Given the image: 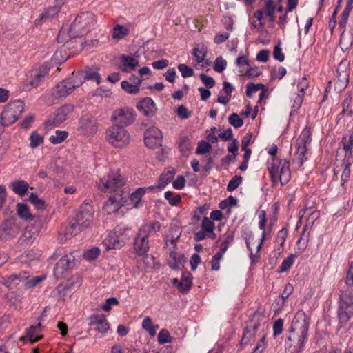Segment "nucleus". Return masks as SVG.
<instances>
[{"instance_id":"34","label":"nucleus","mask_w":353,"mask_h":353,"mask_svg":"<svg viewBox=\"0 0 353 353\" xmlns=\"http://www.w3.org/2000/svg\"><path fill=\"white\" fill-rule=\"evenodd\" d=\"M259 228L263 231L262 237L260 240L259 243L257 245V252H259L261 248V245L263 244V242L265 239V227L267 222L266 219V212L265 210H261L259 214Z\"/></svg>"},{"instance_id":"33","label":"nucleus","mask_w":353,"mask_h":353,"mask_svg":"<svg viewBox=\"0 0 353 353\" xmlns=\"http://www.w3.org/2000/svg\"><path fill=\"white\" fill-rule=\"evenodd\" d=\"M145 192V188H139L130 194V199L133 202L134 208H137L139 207L141 202V198Z\"/></svg>"},{"instance_id":"36","label":"nucleus","mask_w":353,"mask_h":353,"mask_svg":"<svg viewBox=\"0 0 353 353\" xmlns=\"http://www.w3.org/2000/svg\"><path fill=\"white\" fill-rule=\"evenodd\" d=\"M29 140L30 147L34 149L43 143L44 138L35 130L31 133Z\"/></svg>"},{"instance_id":"53","label":"nucleus","mask_w":353,"mask_h":353,"mask_svg":"<svg viewBox=\"0 0 353 353\" xmlns=\"http://www.w3.org/2000/svg\"><path fill=\"white\" fill-rule=\"evenodd\" d=\"M229 123L235 128H239L243 125V121L239 117L236 113H232L228 117Z\"/></svg>"},{"instance_id":"29","label":"nucleus","mask_w":353,"mask_h":353,"mask_svg":"<svg viewBox=\"0 0 353 353\" xmlns=\"http://www.w3.org/2000/svg\"><path fill=\"white\" fill-rule=\"evenodd\" d=\"M82 76L83 77V79L85 80H92L95 81L97 84H99L101 82V77L98 72V69L87 68L84 70L80 71Z\"/></svg>"},{"instance_id":"13","label":"nucleus","mask_w":353,"mask_h":353,"mask_svg":"<svg viewBox=\"0 0 353 353\" xmlns=\"http://www.w3.org/2000/svg\"><path fill=\"white\" fill-rule=\"evenodd\" d=\"M74 219L78 222L83 229L90 226L93 220V212L92 206L89 204H84L81 206L80 210L76 214Z\"/></svg>"},{"instance_id":"7","label":"nucleus","mask_w":353,"mask_h":353,"mask_svg":"<svg viewBox=\"0 0 353 353\" xmlns=\"http://www.w3.org/2000/svg\"><path fill=\"white\" fill-rule=\"evenodd\" d=\"M130 134L121 126L112 125L106 130V139L114 148H124L130 142Z\"/></svg>"},{"instance_id":"40","label":"nucleus","mask_w":353,"mask_h":353,"mask_svg":"<svg viewBox=\"0 0 353 353\" xmlns=\"http://www.w3.org/2000/svg\"><path fill=\"white\" fill-rule=\"evenodd\" d=\"M311 135L312 133L310 128L308 126H306L301 132L299 137L296 140V142L301 144H309L312 141Z\"/></svg>"},{"instance_id":"61","label":"nucleus","mask_w":353,"mask_h":353,"mask_svg":"<svg viewBox=\"0 0 353 353\" xmlns=\"http://www.w3.org/2000/svg\"><path fill=\"white\" fill-rule=\"evenodd\" d=\"M234 241V235L233 234H228L225 238L224 241L222 242L221 245V249L219 252L221 253V254H224V253L228 250L229 245H230Z\"/></svg>"},{"instance_id":"28","label":"nucleus","mask_w":353,"mask_h":353,"mask_svg":"<svg viewBox=\"0 0 353 353\" xmlns=\"http://www.w3.org/2000/svg\"><path fill=\"white\" fill-rule=\"evenodd\" d=\"M353 43V28H351L349 31H343L341 35L339 45L343 50L349 49Z\"/></svg>"},{"instance_id":"6","label":"nucleus","mask_w":353,"mask_h":353,"mask_svg":"<svg viewBox=\"0 0 353 353\" xmlns=\"http://www.w3.org/2000/svg\"><path fill=\"white\" fill-rule=\"evenodd\" d=\"M24 109V104L21 101H14L8 104L0 114L1 131L3 128L14 123L19 117Z\"/></svg>"},{"instance_id":"41","label":"nucleus","mask_w":353,"mask_h":353,"mask_svg":"<svg viewBox=\"0 0 353 353\" xmlns=\"http://www.w3.org/2000/svg\"><path fill=\"white\" fill-rule=\"evenodd\" d=\"M121 85V88L129 94H137L140 91L139 85L133 84L128 81H123Z\"/></svg>"},{"instance_id":"30","label":"nucleus","mask_w":353,"mask_h":353,"mask_svg":"<svg viewBox=\"0 0 353 353\" xmlns=\"http://www.w3.org/2000/svg\"><path fill=\"white\" fill-rule=\"evenodd\" d=\"M160 229L161 223L157 221H154L141 225L139 231L141 232V234H144L149 236L150 234L155 233L159 231Z\"/></svg>"},{"instance_id":"56","label":"nucleus","mask_w":353,"mask_h":353,"mask_svg":"<svg viewBox=\"0 0 353 353\" xmlns=\"http://www.w3.org/2000/svg\"><path fill=\"white\" fill-rule=\"evenodd\" d=\"M178 70L181 72V76L183 78L190 77L194 75L193 69L184 63L179 64Z\"/></svg>"},{"instance_id":"46","label":"nucleus","mask_w":353,"mask_h":353,"mask_svg":"<svg viewBox=\"0 0 353 353\" xmlns=\"http://www.w3.org/2000/svg\"><path fill=\"white\" fill-rule=\"evenodd\" d=\"M265 85L262 83L255 84L254 83H248L246 85V95L248 97L252 98L254 93L259 90H264Z\"/></svg>"},{"instance_id":"64","label":"nucleus","mask_w":353,"mask_h":353,"mask_svg":"<svg viewBox=\"0 0 353 353\" xmlns=\"http://www.w3.org/2000/svg\"><path fill=\"white\" fill-rule=\"evenodd\" d=\"M200 79L208 88H212L215 85L214 79L210 76H207L205 74H200Z\"/></svg>"},{"instance_id":"4","label":"nucleus","mask_w":353,"mask_h":353,"mask_svg":"<svg viewBox=\"0 0 353 353\" xmlns=\"http://www.w3.org/2000/svg\"><path fill=\"white\" fill-rule=\"evenodd\" d=\"M46 279V275H40L30 278V275L27 272H20L19 273L13 274L4 279L3 285L10 289H14L19 283H22L24 288L28 290L33 288L37 284L43 281Z\"/></svg>"},{"instance_id":"57","label":"nucleus","mask_w":353,"mask_h":353,"mask_svg":"<svg viewBox=\"0 0 353 353\" xmlns=\"http://www.w3.org/2000/svg\"><path fill=\"white\" fill-rule=\"evenodd\" d=\"M28 201L33 204L36 208L37 209H43L45 203L44 201L39 199L37 195L34 193H31Z\"/></svg>"},{"instance_id":"10","label":"nucleus","mask_w":353,"mask_h":353,"mask_svg":"<svg viewBox=\"0 0 353 353\" xmlns=\"http://www.w3.org/2000/svg\"><path fill=\"white\" fill-rule=\"evenodd\" d=\"M121 230L119 228H115L111 231L108 236L103 241V245L108 250L112 249H120L125 244L127 240L130 239V235L127 234L124 237L120 236Z\"/></svg>"},{"instance_id":"58","label":"nucleus","mask_w":353,"mask_h":353,"mask_svg":"<svg viewBox=\"0 0 353 353\" xmlns=\"http://www.w3.org/2000/svg\"><path fill=\"white\" fill-rule=\"evenodd\" d=\"M201 229L208 233H213L214 223L208 217H204L201 224Z\"/></svg>"},{"instance_id":"44","label":"nucleus","mask_w":353,"mask_h":353,"mask_svg":"<svg viewBox=\"0 0 353 353\" xmlns=\"http://www.w3.org/2000/svg\"><path fill=\"white\" fill-rule=\"evenodd\" d=\"M48 74V69L45 68L42 72L36 73L33 79L30 81L32 88L38 86L43 80L44 77Z\"/></svg>"},{"instance_id":"1","label":"nucleus","mask_w":353,"mask_h":353,"mask_svg":"<svg viewBox=\"0 0 353 353\" xmlns=\"http://www.w3.org/2000/svg\"><path fill=\"white\" fill-rule=\"evenodd\" d=\"M310 320L305 313L298 311L292 319L289 329V335L287 337V342L290 347H299V351H302L305 342L307 339Z\"/></svg>"},{"instance_id":"24","label":"nucleus","mask_w":353,"mask_h":353,"mask_svg":"<svg viewBox=\"0 0 353 353\" xmlns=\"http://www.w3.org/2000/svg\"><path fill=\"white\" fill-rule=\"evenodd\" d=\"M349 82V72L346 68L342 70L341 65L337 69L336 80L335 81V88L339 91H342L347 85Z\"/></svg>"},{"instance_id":"14","label":"nucleus","mask_w":353,"mask_h":353,"mask_svg":"<svg viewBox=\"0 0 353 353\" xmlns=\"http://www.w3.org/2000/svg\"><path fill=\"white\" fill-rule=\"evenodd\" d=\"M162 139V133L157 128H150L145 132L144 142L148 148H152L161 145Z\"/></svg>"},{"instance_id":"52","label":"nucleus","mask_w":353,"mask_h":353,"mask_svg":"<svg viewBox=\"0 0 353 353\" xmlns=\"http://www.w3.org/2000/svg\"><path fill=\"white\" fill-rule=\"evenodd\" d=\"M172 337L169 332L165 329H162L158 334V342L159 344L170 343Z\"/></svg>"},{"instance_id":"12","label":"nucleus","mask_w":353,"mask_h":353,"mask_svg":"<svg viewBox=\"0 0 353 353\" xmlns=\"http://www.w3.org/2000/svg\"><path fill=\"white\" fill-rule=\"evenodd\" d=\"M39 231V227L33 223L27 225L18 239V245L24 248H29L38 237Z\"/></svg>"},{"instance_id":"32","label":"nucleus","mask_w":353,"mask_h":353,"mask_svg":"<svg viewBox=\"0 0 353 353\" xmlns=\"http://www.w3.org/2000/svg\"><path fill=\"white\" fill-rule=\"evenodd\" d=\"M174 174V170L163 172L158 180V188L161 189L165 188L173 179Z\"/></svg>"},{"instance_id":"22","label":"nucleus","mask_w":353,"mask_h":353,"mask_svg":"<svg viewBox=\"0 0 353 353\" xmlns=\"http://www.w3.org/2000/svg\"><path fill=\"white\" fill-rule=\"evenodd\" d=\"M41 332V324L37 323V325H31L26 332V334L21 337V340L23 341H30L34 343L38 341L42 338L40 334Z\"/></svg>"},{"instance_id":"47","label":"nucleus","mask_w":353,"mask_h":353,"mask_svg":"<svg viewBox=\"0 0 353 353\" xmlns=\"http://www.w3.org/2000/svg\"><path fill=\"white\" fill-rule=\"evenodd\" d=\"M207 51L204 47L201 48H194L192 50V55L194 56L195 61L198 63H201L204 61V59L206 57Z\"/></svg>"},{"instance_id":"50","label":"nucleus","mask_w":353,"mask_h":353,"mask_svg":"<svg viewBox=\"0 0 353 353\" xmlns=\"http://www.w3.org/2000/svg\"><path fill=\"white\" fill-rule=\"evenodd\" d=\"M242 182V176L239 175H235L228 183L227 186V190L228 192H232L236 190Z\"/></svg>"},{"instance_id":"63","label":"nucleus","mask_w":353,"mask_h":353,"mask_svg":"<svg viewBox=\"0 0 353 353\" xmlns=\"http://www.w3.org/2000/svg\"><path fill=\"white\" fill-rule=\"evenodd\" d=\"M179 147L181 151L187 152L192 148V144L190 139L188 137H183L181 138Z\"/></svg>"},{"instance_id":"20","label":"nucleus","mask_w":353,"mask_h":353,"mask_svg":"<svg viewBox=\"0 0 353 353\" xmlns=\"http://www.w3.org/2000/svg\"><path fill=\"white\" fill-rule=\"evenodd\" d=\"M74 90V85L70 84L68 81L63 80L61 82L59 83L54 91L52 92V95L54 98H61L65 97L69 94H70Z\"/></svg>"},{"instance_id":"23","label":"nucleus","mask_w":353,"mask_h":353,"mask_svg":"<svg viewBox=\"0 0 353 353\" xmlns=\"http://www.w3.org/2000/svg\"><path fill=\"white\" fill-rule=\"evenodd\" d=\"M119 69L124 72H130L139 65V61L132 57L121 55L120 57Z\"/></svg>"},{"instance_id":"62","label":"nucleus","mask_w":353,"mask_h":353,"mask_svg":"<svg viewBox=\"0 0 353 353\" xmlns=\"http://www.w3.org/2000/svg\"><path fill=\"white\" fill-rule=\"evenodd\" d=\"M320 211L314 210L311 212L307 219L306 224L305 225V228L307 227H312L315 221L317 220L320 217Z\"/></svg>"},{"instance_id":"11","label":"nucleus","mask_w":353,"mask_h":353,"mask_svg":"<svg viewBox=\"0 0 353 353\" xmlns=\"http://www.w3.org/2000/svg\"><path fill=\"white\" fill-rule=\"evenodd\" d=\"M74 110V106L71 104H65L59 108L47 121L46 125L48 126H57L65 121Z\"/></svg>"},{"instance_id":"8","label":"nucleus","mask_w":353,"mask_h":353,"mask_svg":"<svg viewBox=\"0 0 353 353\" xmlns=\"http://www.w3.org/2000/svg\"><path fill=\"white\" fill-rule=\"evenodd\" d=\"M135 111L130 108L125 107L118 108L114 110L111 117V121L113 125L121 126L124 128L132 125L136 119Z\"/></svg>"},{"instance_id":"26","label":"nucleus","mask_w":353,"mask_h":353,"mask_svg":"<svg viewBox=\"0 0 353 353\" xmlns=\"http://www.w3.org/2000/svg\"><path fill=\"white\" fill-rule=\"evenodd\" d=\"M83 230H84L83 228L79 225L78 222H77L74 219L70 220L64 230L63 236L65 240L76 236Z\"/></svg>"},{"instance_id":"39","label":"nucleus","mask_w":353,"mask_h":353,"mask_svg":"<svg viewBox=\"0 0 353 353\" xmlns=\"http://www.w3.org/2000/svg\"><path fill=\"white\" fill-rule=\"evenodd\" d=\"M68 133L66 131L57 130L54 135L49 138V141L52 144H59L63 142L68 137Z\"/></svg>"},{"instance_id":"16","label":"nucleus","mask_w":353,"mask_h":353,"mask_svg":"<svg viewBox=\"0 0 353 353\" xmlns=\"http://www.w3.org/2000/svg\"><path fill=\"white\" fill-rule=\"evenodd\" d=\"M74 258L71 254H65L62 256L54 267V272L58 276H63L74 265Z\"/></svg>"},{"instance_id":"37","label":"nucleus","mask_w":353,"mask_h":353,"mask_svg":"<svg viewBox=\"0 0 353 353\" xmlns=\"http://www.w3.org/2000/svg\"><path fill=\"white\" fill-rule=\"evenodd\" d=\"M129 34V30L124 26L117 24L112 30V37L114 39H122Z\"/></svg>"},{"instance_id":"9","label":"nucleus","mask_w":353,"mask_h":353,"mask_svg":"<svg viewBox=\"0 0 353 353\" xmlns=\"http://www.w3.org/2000/svg\"><path fill=\"white\" fill-rule=\"evenodd\" d=\"M98 130L99 123L93 115L85 114L79 118L77 130L80 134L92 136L98 132Z\"/></svg>"},{"instance_id":"31","label":"nucleus","mask_w":353,"mask_h":353,"mask_svg":"<svg viewBox=\"0 0 353 353\" xmlns=\"http://www.w3.org/2000/svg\"><path fill=\"white\" fill-rule=\"evenodd\" d=\"M11 186L13 192L19 196H23L29 188L28 183L23 180H17L12 182Z\"/></svg>"},{"instance_id":"54","label":"nucleus","mask_w":353,"mask_h":353,"mask_svg":"<svg viewBox=\"0 0 353 353\" xmlns=\"http://www.w3.org/2000/svg\"><path fill=\"white\" fill-rule=\"evenodd\" d=\"M212 148V145L205 141H200L198 143V146L196 153L198 154H203L208 152Z\"/></svg>"},{"instance_id":"19","label":"nucleus","mask_w":353,"mask_h":353,"mask_svg":"<svg viewBox=\"0 0 353 353\" xmlns=\"http://www.w3.org/2000/svg\"><path fill=\"white\" fill-rule=\"evenodd\" d=\"M122 200L121 196H110L104 204V210L109 214L117 212L123 205Z\"/></svg>"},{"instance_id":"18","label":"nucleus","mask_w":353,"mask_h":353,"mask_svg":"<svg viewBox=\"0 0 353 353\" xmlns=\"http://www.w3.org/2000/svg\"><path fill=\"white\" fill-rule=\"evenodd\" d=\"M148 236L145 234H141V232L137 234L134 241V249L135 252L141 256L145 254L149 250Z\"/></svg>"},{"instance_id":"5","label":"nucleus","mask_w":353,"mask_h":353,"mask_svg":"<svg viewBox=\"0 0 353 353\" xmlns=\"http://www.w3.org/2000/svg\"><path fill=\"white\" fill-rule=\"evenodd\" d=\"M125 179L121 177L119 170H110L97 182V185L101 192H112L124 185Z\"/></svg>"},{"instance_id":"25","label":"nucleus","mask_w":353,"mask_h":353,"mask_svg":"<svg viewBox=\"0 0 353 353\" xmlns=\"http://www.w3.org/2000/svg\"><path fill=\"white\" fill-rule=\"evenodd\" d=\"M223 89L217 98V102L223 105H226L232 97V92L234 90V87L229 82L224 81L223 83Z\"/></svg>"},{"instance_id":"17","label":"nucleus","mask_w":353,"mask_h":353,"mask_svg":"<svg viewBox=\"0 0 353 353\" xmlns=\"http://www.w3.org/2000/svg\"><path fill=\"white\" fill-rule=\"evenodd\" d=\"M136 107L144 116L148 117H153L157 110L154 101L150 97L142 99L137 103Z\"/></svg>"},{"instance_id":"2","label":"nucleus","mask_w":353,"mask_h":353,"mask_svg":"<svg viewBox=\"0 0 353 353\" xmlns=\"http://www.w3.org/2000/svg\"><path fill=\"white\" fill-rule=\"evenodd\" d=\"M271 180L276 183L279 181L282 185L287 184L291 178L290 162L288 160H281L273 158L272 162L268 166Z\"/></svg>"},{"instance_id":"48","label":"nucleus","mask_w":353,"mask_h":353,"mask_svg":"<svg viewBox=\"0 0 353 353\" xmlns=\"http://www.w3.org/2000/svg\"><path fill=\"white\" fill-rule=\"evenodd\" d=\"M164 196L165 199L168 200L169 204L172 206H176L181 201V196L179 194H174L171 191L165 192Z\"/></svg>"},{"instance_id":"51","label":"nucleus","mask_w":353,"mask_h":353,"mask_svg":"<svg viewBox=\"0 0 353 353\" xmlns=\"http://www.w3.org/2000/svg\"><path fill=\"white\" fill-rule=\"evenodd\" d=\"M237 205V199L233 196L230 195L228 197V199L221 201L219 204V208L223 210L228 207H234Z\"/></svg>"},{"instance_id":"42","label":"nucleus","mask_w":353,"mask_h":353,"mask_svg":"<svg viewBox=\"0 0 353 353\" xmlns=\"http://www.w3.org/2000/svg\"><path fill=\"white\" fill-rule=\"evenodd\" d=\"M18 215L23 219L28 220L32 219L31 214L26 204L19 203L17 205Z\"/></svg>"},{"instance_id":"55","label":"nucleus","mask_w":353,"mask_h":353,"mask_svg":"<svg viewBox=\"0 0 353 353\" xmlns=\"http://www.w3.org/2000/svg\"><path fill=\"white\" fill-rule=\"evenodd\" d=\"M226 66L227 61L222 57H219L214 61V70L221 73L225 69Z\"/></svg>"},{"instance_id":"60","label":"nucleus","mask_w":353,"mask_h":353,"mask_svg":"<svg viewBox=\"0 0 353 353\" xmlns=\"http://www.w3.org/2000/svg\"><path fill=\"white\" fill-rule=\"evenodd\" d=\"M351 163L350 162H347L345 165V168L343 170V173L341 175V185L342 186L344 185V184L348 181L350 174H351V170H350Z\"/></svg>"},{"instance_id":"35","label":"nucleus","mask_w":353,"mask_h":353,"mask_svg":"<svg viewBox=\"0 0 353 353\" xmlns=\"http://www.w3.org/2000/svg\"><path fill=\"white\" fill-rule=\"evenodd\" d=\"M296 154L298 155L299 163L300 165H302L304 161L307 160V157H305V154L307 151V144H301L296 142Z\"/></svg>"},{"instance_id":"15","label":"nucleus","mask_w":353,"mask_h":353,"mask_svg":"<svg viewBox=\"0 0 353 353\" xmlns=\"http://www.w3.org/2000/svg\"><path fill=\"white\" fill-rule=\"evenodd\" d=\"M89 325L94 326L95 330L105 334L110 330V323L104 314H92L89 317Z\"/></svg>"},{"instance_id":"3","label":"nucleus","mask_w":353,"mask_h":353,"mask_svg":"<svg viewBox=\"0 0 353 353\" xmlns=\"http://www.w3.org/2000/svg\"><path fill=\"white\" fill-rule=\"evenodd\" d=\"M95 22V16L92 12H81L77 15L70 26L68 31L70 37L76 38L83 35L90 31V28Z\"/></svg>"},{"instance_id":"49","label":"nucleus","mask_w":353,"mask_h":353,"mask_svg":"<svg viewBox=\"0 0 353 353\" xmlns=\"http://www.w3.org/2000/svg\"><path fill=\"white\" fill-rule=\"evenodd\" d=\"M99 248L97 247H93L84 251L83 257L88 261H94L99 256Z\"/></svg>"},{"instance_id":"27","label":"nucleus","mask_w":353,"mask_h":353,"mask_svg":"<svg viewBox=\"0 0 353 353\" xmlns=\"http://www.w3.org/2000/svg\"><path fill=\"white\" fill-rule=\"evenodd\" d=\"M192 274L189 272H183L180 283H179V292L183 294L187 293L192 285Z\"/></svg>"},{"instance_id":"43","label":"nucleus","mask_w":353,"mask_h":353,"mask_svg":"<svg viewBox=\"0 0 353 353\" xmlns=\"http://www.w3.org/2000/svg\"><path fill=\"white\" fill-rule=\"evenodd\" d=\"M66 80L68 81L70 84L74 85V90L82 85L84 81L83 77L80 71L76 73L73 72L72 77Z\"/></svg>"},{"instance_id":"45","label":"nucleus","mask_w":353,"mask_h":353,"mask_svg":"<svg viewBox=\"0 0 353 353\" xmlns=\"http://www.w3.org/2000/svg\"><path fill=\"white\" fill-rule=\"evenodd\" d=\"M142 327L148 332L150 336H154L156 334V328H159V326L157 325L155 327L152 324L151 318L146 316L143 321Z\"/></svg>"},{"instance_id":"59","label":"nucleus","mask_w":353,"mask_h":353,"mask_svg":"<svg viewBox=\"0 0 353 353\" xmlns=\"http://www.w3.org/2000/svg\"><path fill=\"white\" fill-rule=\"evenodd\" d=\"M177 116L181 119H187L192 115V112L183 105H181L176 110Z\"/></svg>"},{"instance_id":"38","label":"nucleus","mask_w":353,"mask_h":353,"mask_svg":"<svg viewBox=\"0 0 353 353\" xmlns=\"http://www.w3.org/2000/svg\"><path fill=\"white\" fill-rule=\"evenodd\" d=\"M298 256L296 254H291L285 258L278 269V272H283L288 271L294 263V259Z\"/></svg>"},{"instance_id":"21","label":"nucleus","mask_w":353,"mask_h":353,"mask_svg":"<svg viewBox=\"0 0 353 353\" xmlns=\"http://www.w3.org/2000/svg\"><path fill=\"white\" fill-rule=\"evenodd\" d=\"M19 228L12 219H7L0 225V232L11 238L15 237L19 233Z\"/></svg>"}]
</instances>
